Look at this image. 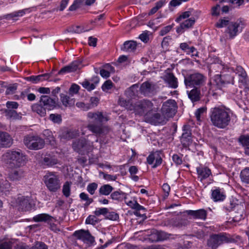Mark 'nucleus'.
<instances>
[{
	"mask_svg": "<svg viewBox=\"0 0 249 249\" xmlns=\"http://www.w3.org/2000/svg\"><path fill=\"white\" fill-rule=\"evenodd\" d=\"M231 110L224 106L212 108L210 112L211 121L214 126L223 129L230 124L231 119Z\"/></svg>",
	"mask_w": 249,
	"mask_h": 249,
	"instance_id": "1",
	"label": "nucleus"
},
{
	"mask_svg": "<svg viewBox=\"0 0 249 249\" xmlns=\"http://www.w3.org/2000/svg\"><path fill=\"white\" fill-rule=\"evenodd\" d=\"M87 116L88 118L92 120L88 124L87 128L96 136H99L108 132L107 128L103 125V123L107 122L108 118L104 116L102 112H89Z\"/></svg>",
	"mask_w": 249,
	"mask_h": 249,
	"instance_id": "2",
	"label": "nucleus"
},
{
	"mask_svg": "<svg viewBox=\"0 0 249 249\" xmlns=\"http://www.w3.org/2000/svg\"><path fill=\"white\" fill-rule=\"evenodd\" d=\"M119 104L122 107H124L127 110L133 111L136 114L142 116L146 115L147 113L152 110L153 104L148 100H142L132 104L130 100H126L123 98H120Z\"/></svg>",
	"mask_w": 249,
	"mask_h": 249,
	"instance_id": "3",
	"label": "nucleus"
},
{
	"mask_svg": "<svg viewBox=\"0 0 249 249\" xmlns=\"http://www.w3.org/2000/svg\"><path fill=\"white\" fill-rule=\"evenodd\" d=\"M217 28L227 27L226 32L229 34L230 39L233 38L238 34L241 32L244 28L245 24L243 20L238 19L235 22H231L228 18L220 19L215 24Z\"/></svg>",
	"mask_w": 249,
	"mask_h": 249,
	"instance_id": "4",
	"label": "nucleus"
},
{
	"mask_svg": "<svg viewBox=\"0 0 249 249\" xmlns=\"http://www.w3.org/2000/svg\"><path fill=\"white\" fill-rule=\"evenodd\" d=\"M2 157L10 168L20 167L25 164L26 157L19 149L8 150Z\"/></svg>",
	"mask_w": 249,
	"mask_h": 249,
	"instance_id": "5",
	"label": "nucleus"
},
{
	"mask_svg": "<svg viewBox=\"0 0 249 249\" xmlns=\"http://www.w3.org/2000/svg\"><path fill=\"white\" fill-rule=\"evenodd\" d=\"M23 142L26 147L30 150L42 149L44 145V140L37 135H28L24 137Z\"/></svg>",
	"mask_w": 249,
	"mask_h": 249,
	"instance_id": "6",
	"label": "nucleus"
},
{
	"mask_svg": "<svg viewBox=\"0 0 249 249\" xmlns=\"http://www.w3.org/2000/svg\"><path fill=\"white\" fill-rule=\"evenodd\" d=\"M231 239L227 234L220 233L211 235L207 241V246L212 249H216L219 246L224 243L231 242Z\"/></svg>",
	"mask_w": 249,
	"mask_h": 249,
	"instance_id": "7",
	"label": "nucleus"
},
{
	"mask_svg": "<svg viewBox=\"0 0 249 249\" xmlns=\"http://www.w3.org/2000/svg\"><path fill=\"white\" fill-rule=\"evenodd\" d=\"M44 183L51 192H55L60 187L59 177L53 172H48L44 176Z\"/></svg>",
	"mask_w": 249,
	"mask_h": 249,
	"instance_id": "8",
	"label": "nucleus"
},
{
	"mask_svg": "<svg viewBox=\"0 0 249 249\" xmlns=\"http://www.w3.org/2000/svg\"><path fill=\"white\" fill-rule=\"evenodd\" d=\"M205 80V76L200 73L188 74L184 77V83L187 88H197L202 85Z\"/></svg>",
	"mask_w": 249,
	"mask_h": 249,
	"instance_id": "9",
	"label": "nucleus"
},
{
	"mask_svg": "<svg viewBox=\"0 0 249 249\" xmlns=\"http://www.w3.org/2000/svg\"><path fill=\"white\" fill-rule=\"evenodd\" d=\"M177 109L176 103L174 100H168L164 102L162 106L161 113L168 120L172 117L176 113Z\"/></svg>",
	"mask_w": 249,
	"mask_h": 249,
	"instance_id": "10",
	"label": "nucleus"
},
{
	"mask_svg": "<svg viewBox=\"0 0 249 249\" xmlns=\"http://www.w3.org/2000/svg\"><path fill=\"white\" fill-rule=\"evenodd\" d=\"M145 120L147 122L155 125L163 124L168 120L163 114L161 115L159 113H153V110L147 113Z\"/></svg>",
	"mask_w": 249,
	"mask_h": 249,
	"instance_id": "11",
	"label": "nucleus"
},
{
	"mask_svg": "<svg viewBox=\"0 0 249 249\" xmlns=\"http://www.w3.org/2000/svg\"><path fill=\"white\" fill-rule=\"evenodd\" d=\"M16 206L21 212L29 211L32 209L31 198L29 196H20L16 199Z\"/></svg>",
	"mask_w": 249,
	"mask_h": 249,
	"instance_id": "12",
	"label": "nucleus"
},
{
	"mask_svg": "<svg viewBox=\"0 0 249 249\" xmlns=\"http://www.w3.org/2000/svg\"><path fill=\"white\" fill-rule=\"evenodd\" d=\"M73 235L78 239L81 240L84 243L88 244H92L95 242L94 237L91 235L88 230L76 231Z\"/></svg>",
	"mask_w": 249,
	"mask_h": 249,
	"instance_id": "13",
	"label": "nucleus"
},
{
	"mask_svg": "<svg viewBox=\"0 0 249 249\" xmlns=\"http://www.w3.org/2000/svg\"><path fill=\"white\" fill-rule=\"evenodd\" d=\"M73 150L82 155L88 152V145L85 139L75 140L72 145Z\"/></svg>",
	"mask_w": 249,
	"mask_h": 249,
	"instance_id": "14",
	"label": "nucleus"
},
{
	"mask_svg": "<svg viewBox=\"0 0 249 249\" xmlns=\"http://www.w3.org/2000/svg\"><path fill=\"white\" fill-rule=\"evenodd\" d=\"M191 130L189 125H184L183 133L180 138L181 142L184 147H187L192 143Z\"/></svg>",
	"mask_w": 249,
	"mask_h": 249,
	"instance_id": "15",
	"label": "nucleus"
},
{
	"mask_svg": "<svg viewBox=\"0 0 249 249\" xmlns=\"http://www.w3.org/2000/svg\"><path fill=\"white\" fill-rule=\"evenodd\" d=\"M57 100L52 98L48 95H42L40 97L39 103L43 105L47 109H53L56 105Z\"/></svg>",
	"mask_w": 249,
	"mask_h": 249,
	"instance_id": "16",
	"label": "nucleus"
},
{
	"mask_svg": "<svg viewBox=\"0 0 249 249\" xmlns=\"http://www.w3.org/2000/svg\"><path fill=\"white\" fill-rule=\"evenodd\" d=\"M8 174V178L11 181H18L24 177L25 172L20 167L14 168Z\"/></svg>",
	"mask_w": 249,
	"mask_h": 249,
	"instance_id": "17",
	"label": "nucleus"
},
{
	"mask_svg": "<svg viewBox=\"0 0 249 249\" xmlns=\"http://www.w3.org/2000/svg\"><path fill=\"white\" fill-rule=\"evenodd\" d=\"M215 82L216 84L221 88L230 83L233 85L234 78L229 75H220L217 76L215 79Z\"/></svg>",
	"mask_w": 249,
	"mask_h": 249,
	"instance_id": "18",
	"label": "nucleus"
},
{
	"mask_svg": "<svg viewBox=\"0 0 249 249\" xmlns=\"http://www.w3.org/2000/svg\"><path fill=\"white\" fill-rule=\"evenodd\" d=\"M13 143L11 136L6 132L0 131V147L7 148L10 147Z\"/></svg>",
	"mask_w": 249,
	"mask_h": 249,
	"instance_id": "19",
	"label": "nucleus"
},
{
	"mask_svg": "<svg viewBox=\"0 0 249 249\" xmlns=\"http://www.w3.org/2000/svg\"><path fill=\"white\" fill-rule=\"evenodd\" d=\"M156 89V85L148 82H145L142 84L140 87L141 93L145 96H149L153 94Z\"/></svg>",
	"mask_w": 249,
	"mask_h": 249,
	"instance_id": "20",
	"label": "nucleus"
},
{
	"mask_svg": "<svg viewBox=\"0 0 249 249\" xmlns=\"http://www.w3.org/2000/svg\"><path fill=\"white\" fill-rule=\"evenodd\" d=\"M184 213L192 216L194 219H199L203 220H206L207 216V211L203 209L196 211L187 210Z\"/></svg>",
	"mask_w": 249,
	"mask_h": 249,
	"instance_id": "21",
	"label": "nucleus"
},
{
	"mask_svg": "<svg viewBox=\"0 0 249 249\" xmlns=\"http://www.w3.org/2000/svg\"><path fill=\"white\" fill-rule=\"evenodd\" d=\"M163 79L169 88L172 89H176L178 88V79L173 73H167L163 76Z\"/></svg>",
	"mask_w": 249,
	"mask_h": 249,
	"instance_id": "22",
	"label": "nucleus"
},
{
	"mask_svg": "<svg viewBox=\"0 0 249 249\" xmlns=\"http://www.w3.org/2000/svg\"><path fill=\"white\" fill-rule=\"evenodd\" d=\"M72 97L73 96L70 94L67 95L64 93L60 94L61 102L65 107H71L74 106L75 100Z\"/></svg>",
	"mask_w": 249,
	"mask_h": 249,
	"instance_id": "23",
	"label": "nucleus"
},
{
	"mask_svg": "<svg viewBox=\"0 0 249 249\" xmlns=\"http://www.w3.org/2000/svg\"><path fill=\"white\" fill-rule=\"evenodd\" d=\"M172 235L163 231H158L151 235L150 239L155 242L161 241L166 240Z\"/></svg>",
	"mask_w": 249,
	"mask_h": 249,
	"instance_id": "24",
	"label": "nucleus"
},
{
	"mask_svg": "<svg viewBox=\"0 0 249 249\" xmlns=\"http://www.w3.org/2000/svg\"><path fill=\"white\" fill-rule=\"evenodd\" d=\"M53 220H56L55 218L47 213L38 214L33 217V220L36 222H44L49 223Z\"/></svg>",
	"mask_w": 249,
	"mask_h": 249,
	"instance_id": "25",
	"label": "nucleus"
},
{
	"mask_svg": "<svg viewBox=\"0 0 249 249\" xmlns=\"http://www.w3.org/2000/svg\"><path fill=\"white\" fill-rule=\"evenodd\" d=\"M137 46L136 41L133 40L126 41L124 43L123 46L121 47V50L124 52L128 53L134 52Z\"/></svg>",
	"mask_w": 249,
	"mask_h": 249,
	"instance_id": "26",
	"label": "nucleus"
},
{
	"mask_svg": "<svg viewBox=\"0 0 249 249\" xmlns=\"http://www.w3.org/2000/svg\"><path fill=\"white\" fill-rule=\"evenodd\" d=\"M77 133L71 130L65 129L60 132L59 137L62 141H69L75 138Z\"/></svg>",
	"mask_w": 249,
	"mask_h": 249,
	"instance_id": "27",
	"label": "nucleus"
},
{
	"mask_svg": "<svg viewBox=\"0 0 249 249\" xmlns=\"http://www.w3.org/2000/svg\"><path fill=\"white\" fill-rule=\"evenodd\" d=\"M195 22V19L194 18L186 19L184 22L181 23L180 26L177 28V32L179 34L182 33L185 29L191 27Z\"/></svg>",
	"mask_w": 249,
	"mask_h": 249,
	"instance_id": "28",
	"label": "nucleus"
},
{
	"mask_svg": "<svg viewBox=\"0 0 249 249\" xmlns=\"http://www.w3.org/2000/svg\"><path fill=\"white\" fill-rule=\"evenodd\" d=\"M198 178L200 181L208 178L211 174V170L207 167L199 166L196 168Z\"/></svg>",
	"mask_w": 249,
	"mask_h": 249,
	"instance_id": "29",
	"label": "nucleus"
},
{
	"mask_svg": "<svg viewBox=\"0 0 249 249\" xmlns=\"http://www.w3.org/2000/svg\"><path fill=\"white\" fill-rule=\"evenodd\" d=\"M80 69L79 66L75 63H71L66 66L58 71V74L59 75L64 74L66 73L73 72Z\"/></svg>",
	"mask_w": 249,
	"mask_h": 249,
	"instance_id": "30",
	"label": "nucleus"
},
{
	"mask_svg": "<svg viewBox=\"0 0 249 249\" xmlns=\"http://www.w3.org/2000/svg\"><path fill=\"white\" fill-rule=\"evenodd\" d=\"M189 98L193 103L198 101L200 99V90L197 88H195L190 91H187Z\"/></svg>",
	"mask_w": 249,
	"mask_h": 249,
	"instance_id": "31",
	"label": "nucleus"
},
{
	"mask_svg": "<svg viewBox=\"0 0 249 249\" xmlns=\"http://www.w3.org/2000/svg\"><path fill=\"white\" fill-rule=\"evenodd\" d=\"M50 77L49 73H45L37 76H31L26 78V80L31 82L34 84H36L39 82L47 80Z\"/></svg>",
	"mask_w": 249,
	"mask_h": 249,
	"instance_id": "32",
	"label": "nucleus"
},
{
	"mask_svg": "<svg viewBox=\"0 0 249 249\" xmlns=\"http://www.w3.org/2000/svg\"><path fill=\"white\" fill-rule=\"evenodd\" d=\"M239 87L243 89V92L246 95L249 90V81L247 76H240L239 79Z\"/></svg>",
	"mask_w": 249,
	"mask_h": 249,
	"instance_id": "33",
	"label": "nucleus"
},
{
	"mask_svg": "<svg viewBox=\"0 0 249 249\" xmlns=\"http://www.w3.org/2000/svg\"><path fill=\"white\" fill-rule=\"evenodd\" d=\"M32 109L34 112H36L41 117L46 115L47 108L43 105H41V103L39 104H34L32 106Z\"/></svg>",
	"mask_w": 249,
	"mask_h": 249,
	"instance_id": "34",
	"label": "nucleus"
},
{
	"mask_svg": "<svg viewBox=\"0 0 249 249\" xmlns=\"http://www.w3.org/2000/svg\"><path fill=\"white\" fill-rule=\"evenodd\" d=\"M126 193L119 190L113 192L111 194L110 197L113 200L121 201L123 199L126 200Z\"/></svg>",
	"mask_w": 249,
	"mask_h": 249,
	"instance_id": "35",
	"label": "nucleus"
},
{
	"mask_svg": "<svg viewBox=\"0 0 249 249\" xmlns=\"http://www.w3.org/2000/svg\"><path fill=\"white\" fill-rule=\"evenodd\" d=\"M212 196L214 201H222L225 198V195L219 188L212 191Z\"/></svg>",
	"mask_w": 249,
	"mask_h": 249,
	"instance_id": "36",
	"label": "nucleus"
},
{
	"mask_svg": "<svg viewBox=\"0 0 249 249\" xmlns=\"http://www.w3.org/2000/svg\"><path fill=\"white\" fill-rule=\"evenodd\" d=\"M5 113L8 118L13 120H20L21 119V114L18 113L14 109H5Z\"/></svg>",
	"mask_w": 249,
	"mask_h": 249,
	"instance_id": "37",
	"label": "nucleus"
},
{
	"mask_svg": "<svg viewBox=\"0 0 249 249\" xmlns=\"http://www.w3.org/2000/svg\"><path fill=\"white\" fill-rule=\"evenodd\" d=\"M43 135L45 137L47 142H49L51 145L55 144V138L53 134V132L49 129H45L43 132Z\"/></svg>",
	"mask_w": 249,
	"mask_h": 249,
	"instance_id": "38",
	"label": "nucleus"
},
{
	"mask_svg": "<svg viewBox=\"0 0 249 249\" xmlns=\"http://www.w3.org/2000/svg\"><path fill=\"white\" fill-rule=\"evenodd\" d=\"M113 188L109 184H105L101 186L99 192L101 195L107 196L113 191Z\"/></svg>",
	"mask_w": 249,
	"mask_h": 249,
	"instance_id": "39",
	"label": "nucleus"
},
{
	"mask_svg": "<svg viewBox=\"0 0 249 249\" xmlns=\"http://www.w3.org/2000/svg\"><path fill=\"white\" fill-rule=\"evenodd\" d=\"M240 176L242 182L249 184V167L243 169L240 173Z\"/></svg>",
	"mask_w": 249,
	"mask_h": 249,
	"instance_id": "40",
	"label": "nucleus"
},
{
	"mask_svg": "<svg viewBox=\"0 0 249 249\" xmlns=\"http://www.w3.org/2000/svg\"><path fill=\"white\" fill-rule=\"evenodd\" d=\"M43 163L48 166H52L57 163V160L54 157L48 155L44 158Z\"/></svg>",
	"mask_w": 249,
	"mask_h": 249,
	"instance_id": "41",
	"label": "nucleus"
},
{
	"mask_svg": "<svg viewBox=\"0 0 249 249\" xmlns=\"http://www.w3.org/2000/svg\"><path fill=\"white\" fill-rule=\"evenodd\" d=\"M238 142L244 147H249V135H241L238 138Z\"/></svg>",
	"mask_w": 249,
	"mask_h": 249,
	"instance_id": "42",
	"label": "nucleus"
},
{
	"mask_svg": "<svg viewBox=\"0 0 249 249\" xmlns=\"http://www.w3.org/2000/svg\"><path fill=\"white\" fill-rule=\"evenodd\" d=\"M71 183L68 181L66 182L63 186L62 193L67 197L70 196Z\"/></svg>",
	"mask_w": 249,
	"mask_h": 249,
	"instance_id": "43",
	"label": "nucleus"
},
{
	"mask_svg": "<svg viewBox=\"0 0 249 249\" xmlns=\"http://www.w3.org/2000/svg\"><path fill=\"white\" fill-rule=\"evenodd\" d=\"M26 9L19 10L17 12H15L10 14H8L5 16V18L6 19L13 18L18 16H22L25 13V10Z\"/></svg>",
	"mask_w": 249,
	"mask_h": 249,
	"instance_id": "44",
	"label": "nucleus"
},
{
	"mask_svg": "<svg viewBox=\"0 0 249 249\" xmlns=\"http://www.w3.org/2000/svg\"><path fill=\"white\" fill-rule=\"evenodd\" d=\"M165 3V0H161L156 3V6L152 8L149 12V15H152L157 12Z\"/></svg>",
	"mask_w": 249,
	"mask_h": 249,
	"instance_id": "45",
	"label": "nucleus"
},
{
	"mask_svg": "<svg viewBox=\"0 0 249 249\" xmlns=\"http://www.w3.org/2000/svg\"><path fill=\"white\" fill-rule=\"evenodd\" d=\"M80 84L85 89L89 91H91L95 88V84L90 83L89 81L86 79H85L82 83H80Z\"/></svg>",
	"mask_w": 249,
	"mask_h": 249,
	"instance_id": "46",
	"label": "nucleus"
},
{
	"mask_svg": "<svg viewBox=\"0 0 249 249\" xmlns=\"http://www.w3.org/2000/svg\"><path fill=\"white\" fill-rule=\"evenodd\" d=\"M243 91L240 90L238 92V89L233 85H232L230 90L229 92L232 95H235L238 99L242 98V93Z\"/></svg>",
	"mask_w": 249,
	"mask_h": 249,
	"instance_id": "47",
	"label": "nucleus"
},
{
	"mask_svg": "<svg viewBox=\"0 0 249 249\" xmlns=\"http://www.w3.org/2000/svg\"><path fill=\"white\" fill-rule=\"evenodd\" d=\"M49 119L54 123L60 124L62 122L61 116L58 114H51Z\"/></svg>",
	"mask_w": 249,
	"mask_h": 249,
	"instance_id": "48",
	"label": "nucleus"
},
{
	"mask_svg": "<svg viewBox=\"0 0 249 249\" xmlns=\"http://www.w3.org/2000/svg\"><path fill=\"white\" fill-rule=\"evenodd\" d=\"M188 223V221L185 218H181L178 221H175L173 225L175 227L180 228L187 225Z\"/></svg>",
	"mask_w": 249,
	"mask_h": 249,
	"instance_id": "49",
	"label": "nucleus"
},
{
	"mask_svg": "<svg viewBox=\"0 0 249 249\" xmlns=\"http://www.w3.org/2000/svg\"><path fill=\"white\" fill-rule=\"evenodd\" d=\"M80 88L78 85L76 84H72L69 90V94L73 96L74 94H77L79 92Z\"/></svg>",
	"mask_w": 249,
	"mask_h": 249,
	"instance_id": "50",
	"label": "nucleus"
},
{
	"mask_svg": "<svg viewBox=\"0 0 249 249\" xmlns=\"http://www.w3.org/2000/svg\"><path fill=\"white\" fill-rule=\"evenodd\" d=\"M83 2V0H74L72 4L69 7V11H72L80 7Z\"/></svg>",
	"mask_w": 249,
	"mask_h": 249,
	"instance_id": "51",
	"label": "nucleus"
},
{
	"mask_svg": "<svg viewBox=\"0 0 249 249\" xmlns=\"http://www.w3.org/2000/svg\"><path fill=\"white\" fill-rule=\"evenodd\" d=\"M80 198L83 200L86 201L85 205L89 206L91 203L93 202V199L89 197L88 195L85 193H81L80 194Z\"/></svg>",
	"mask_w": 249,
	"mask_h": 249,
	"instance_id": "52",
	"label": "nucleus"
},
{
	"mask_svg": "<svg viewBox=\"0 0 249 249\" xmlns=\"http://www.w3.org/2000/svg\"><path fill=\"white\" fill-rule=\"evenodd\" d=\"M108 213V209L106 208H97L94 212V213L96 216H99L100 215H105Z\"/></svg>",
	"mask_w": 249,
	"mask_h": 249,
	"instance_id": "53",
	"label": "nucleus"
},
{
	"mask_svg": "<svg viewBox=\"0 0 249 249\" xmlns=\"http://www.w3.org/2000/svg\"><path fill=\"white\" fill-rule=\"evenodd\" d=\"M97 187L98 184L95 182L89 183L87 186V191L90 195H93Z\"/></svg>",
	"mask_w": 249,
	"mask_h": 249,
	"instance_id": "54",
	"label": "nucleus"
},
{
	"mask_svg": "<svg viewBox=\"0 0 249 249\" xmlns=\"http://www.w3.org/2000/svg\"><path fill=\"white\" fill-rule=\"evenodd\" d=\"M236 74L240 76H247V74L244 69L240 66H237L235 70Z\"/></svg>",
	"mask_w": 249,
	"mask_h": 249,
	"instance_id": "55",
	"label": "nucleus"
},
{
	"mask_svg": "<svg viewBox=\"0 0 249 249\" xmlns=\"http://www.w3.org/2000/svg\"><path fill=\"white\" fill-rule=\"evenodd\" d=\"M19 104L14 101H8L6 103V109H15L18 108Z\"/></svg>",
	"mask_w": 249,
	"mask_h": 249,
	"instance_id": "56",
	"label": "nucleus"
},
{
	"mask_svg": "<svg viewBox=\"0 0 249 249\" xmlns=\"http://www.w3.org/2000/svg\"><path fill=\"white\" fill-rule=\"evenodd\" d=\"M98 222L96 215H90L86 220V223L88 224L95 225Z\"/></svg>",
	"mask_w": 249,
	"mask_h": 249,
	"instance_id": "57",
	"label": "nucleus"
},
{
	"mask_svg": "<svg viewBox=\"0 0 249 249\" xmlns=\"http://www.w3.org/2000/svg\"><path fill=\"white\" fill-rule=\"evenodd\" d=\"M191 15V11H185L182 13L176 19L177 22H180L181 19L189 18Z\"/></svg>",
	"mask_w": 249,
	"mask_h": 249,
	"instance_id": "58",
	"label": "nucleus"
},
{
	"mask_svg": "<svg viewBox=\"0 0 249 249\" xmlns=\"http://www.w3.org/2000/svg\"><path fill=\"white\" fill-rule=\"evenodd\" d=\"M135 87H137L136 85H134L131 87H130L129 89H128L126 90L125 91V94L126 96H127L128 98H133L134 96H135V92L133 90L134 88Z\"/></svg>",
	"mask_w": 249,
	"mask_h": 249,
	"instance_id": "59",
	"label": "nucleus"
},
{
	"mask_svg": "<svg viewBox=\"0 0 249 249\" xmlns=\"http://www.w3.org/2000/svg\"><path fill=\"white\" fill-rule=\"evenodd\" d=\"M158 153V151H156L152 153H151L148 156V157L147 158V161L148 164H152L153 163L154 160H155Z\"/></svg>",
	"mask_w": 249,
	"mask_h": 249,
	"instance_id": "60",
	"label": "nucleus"
},
{
	"mask_svg": "<svg viewBox=\"0 0 249 249\" xmlns=\"http://www.w3.org/2000/svg\"><path fill=\"white\" fill-rule=\"evenodd\" d=\"M113 86V84L110 80L106 81L102 86L103 91H107L110 89Z\"/></svg>",
	"mask_w": 249,
	"mask_h": 249,
	"instance_id": "61",
	"label": "nucleus"
},
{
	"mask_svg": "<svg viewBox=\"0 0 249 249\" xmlns=\"http://www.w3.org/2000/svg\"><path fill=\"white\" fill-rule=\"evenodd\" d=\"M100 174H102L103 175V178L107 180H115L117 177L116 175H111L107 174H105L103 172H100Z\"/></svg>",
	"mask_w": 249,
	"mask_h": 249,
	"instance_id": "62",
	"label": "nucleus"
},
{
	"mask_svg": "<svg viewBox=\"0 0 249 249\" xmlns=\"http://www.w3.org/2000/svg\"><path fill=\"white\" fill-rule=\"evenodd\" d=\"M17 86L16 84H14L12 86H9L7 87L5 91L6 94H11L15 92L17 90Z\"/></svg>",
	"mask_w": 249,
	"mask_h": 249,
	"instance_id": "63",
	"label": "nucleus"
},
{
	"mask_svg": "<svg viewBox=\"0 0 249 249\" xmlns=\"http://www.w3.org/2000/svg\"><path fill=\"white\" fill-rule=\"evenodd\" d=\"M32 249H48V247L43 242H37Z\"/></svg>",
	"mask_w": 249,
	"mask_h": 249,
	"instance_id": "64",
	"label": "nucleus"
}]
</instances>
